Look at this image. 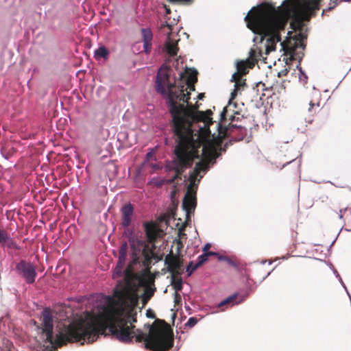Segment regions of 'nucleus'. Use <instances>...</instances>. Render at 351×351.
Instances as JSON below:
<instances>
[{"label":"nucleus","instance_id":"obj_1","mask_svg":"<svg viewBox=\"0 0 351 351\" xmlns=\"http://www.w3.org/2000/svg\"><path fill=\"white\" fill-rule=\"evenodd\" d=\"M138 302V296L134 288L129 283L115 288L112 297H108V304L104 313L98 317L93 316L88 319H81L68 325H63L56 339L53 338V319L52 311L45 308L42 312V334L45 335L46 343L55 348H60L68 343H93L99 335L110 334L123 343H130L135 338L136 342H143V347L152 351H168L174 343L172 330L165 321L156 319L149 326V334L141 330H134L136 322L134 311Z\"/></svg>","mask_w":351,"mask_h":351},{"label":"nucleus","instance_id":"obj_2","mask_svg":"<svg viewBox=\"0 0 351 351\" xmlns=\"http://www.w3.org/2000/svg\"><path fill=\"white\" fill-rule=\"evenodd\" d=\"M284 13L275 7L265 5L253 8L245 17L247 26L254 33L261 36V42L265 39V53L276 50V43L280 42V31L284 29L287 17L300 14L305 21H309L320 9V0H304L298 3L293 0L283 3Z\"/></svg>","mask_w":351,"mask_h":351},{"label":"nucleus","instance_id":"obj_3","mask_svg":"<svg viewBox=\"0 0 351 351\" xmlns=\"http://www.w3.org/2000/svg\"><path fill=\"white\" fill-rule=\"evenodd\" d=\"M172 69L167 65H162L158 71L156 80V90L157 93L167 99L169 110L172 115L173 123L174 124V117L171 112L173 106H175L179 111L187 112L193 115L194 119L189 120L186 117L183 116V121L189 122V129H191L193 123L204 122L206 125L213 123L210 115L213 114L210 110L206 112L198 111V105L193 106L189 104L191 91L195 90V84H185L176 82V78L171 80Z\"/></svg>","mask_w":351,"mask_h":351},{"label":"nucleus","instance_id":"obj_4","mask_svg":"<svg viewBox=\"0 0 351 351\" xmlns=\"http://www.w3.org/2000/svg\"><path fill=\"white\" fill-rule=\"evenodd\" d=\"M171 112L174 117V133L178 136V141L174 150L175 158L167 165L169 171L176 173L169 180L170 183L181 179L185 169L192 166L194 160L199 158L198 149L202 145L200 140H194L193 131L189 129V122L183 121V116L193 121V115L186 111L182 112L175 106H173Z\"/></svg>","mask_w":351,"mask_h":351},{"label":"nucleus","instance_id":"obj_5","mask_svg":"<svg viewBox=\"0 0 351 351\" xmlns=\"http://www.w3.org/2000/svg\"><path fill=\"white\" fill-rule=\"evenodd\" d=\"M144 226L147 241L141 235L130 233L128 236L132 258L130 267L142 263L144 267L149 268L155 256V242L159 234L158 230L154 223H145Z\"/></svg>","mask_w":351,"mask_h":351},{"label":"nucleus","instance_id":"obj_6","mask_svg":"<svg viewBox=\"0 0 351 351\" xmlns=\"http://www.w3.org/2000/svg\"><path fill=\"white\" fill-rule=\"evenodd\" d=\"M217 127V136L215 137V134H213V140L208 141L206 145L203 146L202 160L195 164L193 171L189 175L190 186L195 184L197 177L202 171H207L208 170L210 162L213 161L214 163L215 160L221 155L218 147L221 146L223 141L227 137L230 128H234L237 125H232L230 128H227L223 126L221 123H218Z\"/></svg>","mask_w":351,"mask_h":351},{"label":"nucleus","instance_id":"obj_7","mask_svg":"<svg viewBox=\"0 0 351 351\" xmlns=\"http://www.w3.org/2000/svg\"><path fill=\"white\" fill-rule=\"evenodd\" d=\"M16 271L19 276L24 279L27 284H33L37 276L35 266L24 260H21L16 264Z\"/></svg>","mask_w":351,"mask_h":351},{"label":"nucleus","instance_id":"obj_8","mask_svg":"<svg viewBox=\"0 0 351 351\" xmlns=\"http://www.w3.org/2000/svg\"><path fill=\"white\" fill-rule=\"evenodd\" d=\"M165 263L168 271L173 275H181L182 273V261L179 255L173 254L172 250L165 256Z\"/></svg>","mask_w":351,"mask_h":351},{"label":"nucleus","instance_id":"obj_9","mask_svg":"<svg viewBox=\"0 0 351 351\" xmlns=\"http://www.w3.org/2000/svg\"><path fill=\"white\" fill-rule=\"evenodd\" d=\"M196 206V198L195 195L186 194L183 199L182 207L186 211V221L190 220L191 213L194 212Z\"/></svg>","mask_w":351,"mask_h":351},{"label":"nucleus","instance_id":"obj_10","mask_svg":"<svg viewBox=\"0 0 351 351\" xmlns=\"http://www.w3.org/2000/svg\"><path fill=\"white\" fill-rule=\"evenodd\" d=\"M319 101L320 95L317 92H313L305 99L304 104L308 106V111L313 113L316 112L317 110L319 108Z\"/></svg>","mask_w":351,"mask_h":351},{"label":"nucleus","instance_id":"obj_11","mask_svg":"<svg viewBox=\"0 0 351 351\" xmlns=\"http://www.w3.org/2000/svg\"><path fill=\"white\" fill-rule=\"evenodd\" d=\"M197 81V72L195 69H187L186 73H181L180 75V80L178 82L185 84H195Z\"/></svg>","mask_w":351,"mask_h":351},{"label":"nucleus","instance_id":"obj_12","mask_svg":"<svg viewBox=\"0 0 351 351\" xmlns=\"http://www.w3.org/2000/svg\"><path fill=\"white\" fill-rule=\"evenodd\" d=\"M134 208L131 204H125L121 209L122 219L121 224L124 228L130 225Z\"/></svg>","mask_w":351,"mask_h":351},{"label":"nucleus","instance_id":"obj_13","mask_svg":"<svg viewBox=\"0 0 351 351\" xmlns=\"http://www.w3.org/2000/svg\"><path fill=\"white\" fill-rule=\"evenodd\" d=\"M142 38L143 41L144 51L146 53H149L152 50V41L153 34L150 29L143 28L141 29Z\"/></svg>","mask_w":351,"mask_h":351},{"label":"nucleus","instance_id":"obj_14","mask_svg":"<svg viewBox=\"0 0 351 351\" xmlns=\"http://www.w3.org/2000/svg\"><path fill=\"white\" fill-rule=\"evenodd\" d=\"M128 250V245L126 241L122 243L120 249L119 250V260L117 265V269L121 272V269L124 267L126 261V257Z\"/></svg>","mask_w":351,"mask_h":351},{"label":"nucleus","instance_id":"obj_15","mask_svg":"<svg viewBox=\"0 0 351 351\" xmlns=\"http://www.w3.org/2000/svg\"><path fill=\"white\" fill-rule=\"evenodd\" d=\"M339 217L343 219L346 229L351 231V208H341L339 213Z\"/></svg>","mask_w":351,"mask_h":351},{"label":"nucleus","instance_id":"obj_16","mask_svg":"<svg viewBox=\"0 0 351 351\" xmlns=\"http://www.w3.org/2000/svg\"><path fill=\"white\" fill-rule=\"evenodd\" d=\"M0 245L4 246L7 245L8 247L16 248V244L14 243L9 234L4 230L0 228Z\"/></svg>","mask_w":351,"mask_h":351},{"label":"nucleus","instance_id":"obj_17","mask_svg":"<svg viewBox=\"0 0 351 351\" xmlns=\"http://www.w3.org/2000/svg\"><path fill=\"white\" fill-rule=\"evenodd\" d=\"M165 48L167 53L170 56H175L177 55L178 51V44L176 41L171 39L170 38H168L167 40L166 41Z\"/></svg>","mask_w":351,"mask_h":351},{"label":"nucleus","instance_id":"obj_18","mask_svg":"<svg viewBox=\"0 0 351 351\" xmlns=\"http://www.w3.org/2000/svg\"><path fill=\"white\" fill-rule=\"evenodd\" d=\"M217 256H218V260L219 261H225L228 265L234 267L235 269H240V263L236 258H230L223 255L217 254Z\"/></svg>","mask_w":351,"mask_h":351},{"label":"nucleus","instance_id":"obj_19","mask_svg":"<svg viewBox=\"0 0 351 351\" xmlns=\"http://www.w3.org/2000/svg\"><path fill=\"white\" fill-rule=\"evenodd\" d=\"M154 282L155 276L149 271L140 280V282L145 287L154 286Z\"/></svg>","mask_w":351,"mask_h":351},{"label":"nucleus","instance_id":"obj_20","mask_svg":"<svg viewBox=\"0 0 351 351\" xmlns=\"http://www.w3.org/2000/svg\"><path fill=\"white\" fill-rule=\"evenodd\" d=\"M180 276V275H171V285L173 287L176 291H181L182 289V280ZM176 295L180 297L177 292H176Z\"/></svg>","mask_w":351,"mask_h":351},{"label":"nucleus","instance_id":"obj_21","mask_svg":"<svg viewBox=\"0 0 351 351\" xmlns=\"http://www.w3.org/2000/svg\"><path fill=\"white\" fill-rule=\"evenodd\" d=\"M217 253L214 252H205L203 254L200 255L197 258V262L196 263V267H201L205 262H206L208 259V256H217Z\"/></svg>","mask_w":351,"mask_h":351},{"label":"nucleus","instance_id":"obj_22","mask_svg":"<svg viewBox=\"0 0 351 351\" xmlns=\"http://www.w3.org/2000/svg\"><path fill=\"white\" fill-rule=\"evenodd\" d=\"M261 55V51H257L256 49H252L249 53V60L252 62L250 68L254 66L258 61V56Z\"/></svg>","mask_w":351,"mask_h":351},{"label":"nucleus","instance_id":"obj_23","mask_svg":"<svg viewBox=\"0 0 351 351\" xmlns=\"http://www.w3.org/2000/svg\"><path fill=\"white\" fill-rule=\"evenodd\" d=\"M108 53V49L105 47L102 46L95 51V57L96 59H99L100 58H107Z\"/></svg>","mask_w":351,"mask_h":351},{"label":"nucleus","instance_id":"obj_24","mask_svg":"<svg viewBox=\"0 0 351 351\" xmlns=\"http://www.w3.org/2000/svg\"><path fill=\"white\" fill-rule=\"evenodd\" d=\"M155 291V288H152V287H145V295L143 299L144 303L147 302L149 300H150V298L154 295Z\"/></svg>","mask_w":351,"mask_h":351},{"label":"nucleus","instance_id":"obj_25","mask_svg":"<svg viewBox=\"0 0 351 351\" xmlns=\"http://www.w3.org/2000/svg\"><path fill=\"white\" fill-rule=\"evenodd\" d=\"M238 73L241 74H246L247 73V65L244 61H240L237 64Z\"/></svg>","mask_w":351,"mask_h":351},{"label":"nucleus","instance_id":"obj_26","mask_svg":"<svg viewBox=\"0 0 351 351\" xmlns=\"http://www.w3.org/2000/svg\"><path fill=\"white\" fill-rule=\"evenodd\" d=\"M197 268H199V267H196V263L193 261H190L186 269L188 276H190Z\"/></svg>","mask_w":351,"mask_h":351},{"label":"nucleus","instance_id":"obj_27","mask_svg":"<svg viewBox=\"0 0 351 351\" xmlns=\"http://www.w3.org/2000/svg\"><path fill=\"white\" fill-rule=\"evenodd\" d=\"M237 298V295H230V297L227 298L226 299H225L224 300L221 301L218 306L219 307H221L224 305H226V304H230V303H232L234 302V300L236 299Z\"/></svg>","mask_w":351,"mask_h":351},{"label":"nucleus","instance_id":"obj_28","mask_svg":"<svg viewBox=\"0 0 351 351\" xmlns=\"http://www.w3.org/2000/svg\"><path fill=\"white\" fill-rule=\"evenodd\" d=\"M197 322L198 319L196 317H191L188 319L187 322L186 323V326H189V328H192L197 324Z\"/></svg>","mask_w":351,"mask_h":351},{"label":"nucleus","instance_id":"obj_29","mask_svg":"<svg viewBox=\"0 0 351 351\" xmlns=\"http://www.w3.org/2000/svg\"><path fill=\"white\" fill-rule=\"evenodd\" d=\"M241 79V74L238 72L234 73L232 76V82H237L240 80Z\"/></svg>","mask_w":351,"mask_h":351},{"label":"nucleus","instance_id":"obj_30","mask_svg":"<svg viewBox=\"0 0 351 351\" xmlns=\"http://www.w3.org/2000/svg\"><path fill=\"white\" fill-rule=\"evenodd\" d=\"M229 144H231V141H229V143H226L223 145V147H222V146L219 147H218L219 151L220 152H225L226 151V149H227L228 146L229 145ZM221 145H222V144H221Z\"/></svg>","mask_w":351,"mask_h":351},{"label":"nucleus","instance_id":"obj_31","mask_svg":"<svg viewBox=\"0 0 351 351\" xmlns=\"http://www.w3.org/2000/svg\"><path fill=\"white\" fill-rule=\"evenodd\" d=\"M146 315L147 317H149V318H155V313L153 311H152L151 309H149L147 311V313H146Z\"/></svg>","mask_w":351,"mask_h":351},{"label":"nucleus","instance_id":"obj_32","mask_svg":"<svg viewBox=\"0 0 351 351\" xmlns=\"http://www.w3.org/2000/svg\"><path fill=\"white\" fill-rule=\"evenodd\" d=\"M285 51H286V53H289L291 57H293L294 52H295V48L294 47L287 48L285 49Z\"/></svg>","mask_w":351,"mask_h":351},{"label":"nucleus","instance_id":"obj_33","mask_svg":"<svg viewBox=\"0 0 351 351\" xmlns=\"http://www.w3.org/2000/svg\"><path fill=\"white\" fill-rule=\"evenodd\" d=\"M243 85H245V83L244 82H241L240 80L237 81V82H235L234 88L239 90L240 86H242Z\"/></svg>","mask_w":351,"mask_h":351},{"label":"nucleus","instance_id":"obj_34","mask_svg":"<svg viewBox=\"0 0 351 351\" xmlns=\"http://www.w3.org/2000/svg\"><path fill=\"white\" fill-rule=\"evenodd\" d=\"M237 91H238V90H237V89H236V88H234V89L233 90V91L231 93V95H230V101L233 100V99H235V97H237Z\"/></svg>","mask_w":351,"mask_h":351},{"label":"nucleus","instance_id":"obj_35","mask_svg":"<svg viewBox=\"0 0 351 351\" xmlns=\"http://www.w3.org/2000/svg\"><path fill=\"white\" fill-rule=\"evenodd\" d=\"M171 3H182V2H189L191 0H167Z\"/></svg>","mask_w":351,"mask_h":351},{"label":"nucleus","instance_id":"obj_36","mask_svg":"<svg viewBox=\"0 0 351 351\" xmlns=\"http://www.w3.org/2000/svg\"><path fill=\"white\" fill-rule=\"evenodd\" d=\"M237 115H239V113H238V112L234 113V115L230 117V119L232 121H238L239 119V117H237Z\"/></svg>","mask_w":351,"mask_h":351},{"label":"nucleus","instance_id":"obj_37","mask_svg":"<svg viewBox=\"0 0 351 351\" xmlns=\"http://www.w3.org/2000/svg\"><path fill=\"white\" fill-rule=\"evenodd\" d=\"M211 245L210 243H206L204 247H203V252L204 253L205 252H208V250L210 248Z\"/></svg>","mask_w":351,"mask_h":351},{"label":"nucleus","instance_id":"obj_38","mask_svg":"<svg viewBox=\"0 0 351 351\" xmlns=\"http://www.w3.org/2000/svg\"><path fill=\"white\" fill-rule=\"evenodd\" d=\"M177 243H178V252H179L180 250H181V248L183 247V245L182 243V241L180 239L178 240Z\"/></svg>","mask_w":351,"mask_h":351},{"label":"nucleus","instance_id":"obj_39","mask_svg":"<svg viewBox=\"0 0 351 351\" xmlns=\"http://www.w3.org/2000/svg\"><path fill=\"white\" fill-rule=\"evenodd\" d=\"M164 6H165V8L166 14H170L171 13V10H170L169 7L167 6L166 5H165Z\"/></svg>","mask_w":351,"mask_h":351},{"label":"nucleus","instance_id":"obj_40","mask_svg":"<svg viewBox=\"0 0 351 351\" xmlns=\"http://www.w3.org/2000/svg\"><path fill=\"white\" fill-rule=\"evenodd\" d=\"M226 112V108H224V109H223V112H221V119H226V118H225Z\"/></svg>","mask_w":351,"mask_h":351},{"label":"nucleus","instance_id":"obj_41","mask_svg":"<svg viewBox=\"0 0 351 351\" xmlns=\"http://www.w3.org/2000/svg\"><path fill=\"white\" fill-rule=\"evenodd\" d=\"M197 97L199 99H202L204 97V93H199Z\"/></svg>","mask_w":351,"mask_h":351},{"label":"nucleus","instance_id":"obj_42","mask_svg":"<svg viewBox=\"0 0 351 351\" xmlns=\"http://www.w3.org/2000/svg\"><path fill=\"white\" fill-rule=\"evenodd\" d=\"M202 177H203V176H200L199 179H198V182H199V181H200V179H201V178H202Z\"/></svg>","mask_w":351,"mask_h":351}]
</instances>
